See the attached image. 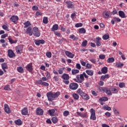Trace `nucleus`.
Segmentation results:
<instances>
[{"label": "nucleus", "mask_w": 127, "mask_h": 127, "mask_svg": "<svg viewBox=\"0 0 127 127\" xmlns=\"http://www.w3.org/2000/svg\"><path fill=\"white\" fill-rule=\"evenodd\" d=\"M43 82L42 80H38L36 81V84L37 85H42Z\"/></svg>", "instance_id": "obj_48"}, {"label": "nucleus", "mask_w": 127, "mask_h": 127, "mask_svg": "<svg viewBox=\"0 0 127 127\" xmlns=\"http://www.w3.org/2000/svg\"><path fill=\"white\" fill-rule=\"evenodd\" d=\"M85 72L89 76H93L94 75V71L92 70H86Z\"/></svg>", "instance_id": "obj_25"}, {"label": "nucleus", "mask_w": 127, "mask_h": 127, "mask_svg": "<svg viewBox=\"0 0 127 127\" xmlns=\"http://www.w3.org/2000/svg\"><path fill=\"white\" fill-rule=\"evenodd\" d=\"M72 96L73 98L76 101H77V100H79V95H78L76 93H73L72 94Z\"/></svg>", "instance_id": "obj_31"}, {"label": "nucleus", "mask_w": 127, "mask_h": 127, "mask_svg": "<svg viewBox=\"0 0 127 127\" xmlns=\"http://www.w3.org/2000/svg\"><path fill=\"white\" fill-rule=\"evenodd\" d=\"M10 20L12 22H14V23H15V22H16V21L18 20V17L17 16L13 15L12 17H11Z\"/></svg>", "instance_id": "obj_20"}, {"label": "nucleus", "mask_w": 127, "mask_h": 127, "mask_svg": "<svg viewBox=\"0 0 127 127\" xmlns=\"http://www.w3.org/2000/svg\"><path fill=\"white\" fill-rule=\"evenodd\" d=\"M42 85H43V86H45L46 87H48V86H49V83L43 81Z\"/></svg>", "instance_id": "obj_57"}, {"label": "nucleus", "mask_w": 127, "mask_h": 127, "mask_svg": "<svg viewBox=\"0 0 127 127\" xmlns=\"http://www.w3.org/2000/svg\"><path fill=\"white\" fill-rule=\"evenodd\" d=\"M113 13L110 11H104L103 13V15L105 18H110L112 16Z\"/></svg>", "instance_id": "obj_8"}, {"label": "nucleus", "mask_w": 127, "mask_h": 127, "mask_svg": "<svg viewBox=\"0 0 127 127\" xmlns=\"http://www.w3.org/2000/svg\"><path fill=\"white\" fill-rule=\"evenodd\" d=\"M79 71L78 69H72L71 73L72 75H75V74H78Z\"/></svg>", "instance_id": "obj_40"}, {"label": "nucleus", "mask_w": 127, "mask_h": 127, "mask_svg": "<svg viewBox=\"0 0 127 127\" xmlns=\"http://www.w3.org/2000/svg\"><path fill=\"white\" fill-rule=\"evenodd\" d=\"M59 29V26L58 24H55L53 26L52 29H51V31H55V30H58Z\"/></svg>", "instance_id": "obj_21"}, {"label": "nucleus", "mask_w": 127, "mask_h": 127, "mask_svg": "<svg viewBox=\"0 0 127 127\" xmlns=\"http://www.w3.org/2000/svg\"><path fill=\"white\" fill-rule=\"evenodd\" d=\"M100 40H102V39L100 37H96L95 43L97 46H101V45H102V44L101 43V42L100 41Z\"/></svg>", "instance_id": "obj_18"}, {"label": "nucleus", "mask_w": 127, "mask_h": 127, "mask_svg": "<svg viewBox=\"0 0 127 127\" xmlns=\"http://www.w3.org/2000/svg\"><path fill=\"white\" fill-rule=\"evenodd\" d=\"M32 8L33 10H38V7L37 6H33Z\"/></svg>", "instance_id": "obj_60"}, {"label": "nucleus", "mask_w": 127, "mask_h": 127, "mask_svg": "<svg viewBox=\"0 0 127 127\" xmlns=\"http://www.w3.org/2000/svg\"><path fill=\"white\" fill-rule=\"evenodd\" d=\"M22 115H23V116H26L27 114H28V110H27V108H24L21 111Z\"/></svg>", "instance_id": "obj_22"}, {"label": "nucleus", "mask_w": 127, "mask_h": 127, "mask_svg": "<svg viewBox=\"0 0 127 127\" xmlns=\"http://www.w3.org/2000/svg\"><path fill=\"white\" fill-rule=\"evenodd\" d=\"M60 95V92L59 91H58L55 93L50 92L47 93V97L49 102H52V101H54V99H56V98H58Z\"/></svg>", "instance_id": "obj_1"}, {"label": "nucleus", "mask_w": 127, "mask_h": 127, "mask_svg": "<svg viewBox=\"0 0 127 127\" xmlns=\"http://www.w3.org/2000/svg\"><path fill=\"white\" fill-rule=\"evenodd\" d=\"M8 56L9 58H13V57H15V54L13 53V51L11 50H8Z\"/></svg>", "instance_id": "obj_13"}, {"label": "nucleus", "mask_w": 127, "mask_h": 127, "mask_svg": "<svg viewBox=\"0 0 127 127\" xmlns=\"http://www.w3.org/2000/svg\"><path fill=\"white\" fill-rule=\"evenodd\" d=\"M6 37H7V34H4L1 36V38L2 39L5 38Z\"/></svg>", "instance_id": "obj_61"}, {"label": "nucleus", "mask_w": 127, "mask_h": 127, "mask_svg": "<svg viewBox=\"0 0 127 127\" xmlns=\"http://www.w3.org/2000/svg\"><path fill=\"white\" fill-rule=\"evenodd\" d=\"M64 53H65L66 56H67V57H68V58L73 59L75 57L74 54H72V53H71L68 51H65Z\"/></svg>", "instance_id": "obj_10"}, {"label": "nucleus", "mask_w": 127, "mask_h": 127, "mask_svg": "<svg viewBox=\"0 0 127 127\" xmlns=\"http://www.w3.org/2000/svg\"><path fill=\"white\" fill-rule=\"evenodd\" d=\"M86 68H87V69H91V68H92V65L90 64H87Z\"/></svg>", "instance_id": "obj_58"}, {"label": "nucleus", "mask_w": 127, "mask_h": 127, "mask_svg": "<svg viewBox=\"0 0 127 127\" xmlns=\"http://www.w3.org/2000/svg\"><path fill=\"white\" fill-rule=\"evenodd\" d=\"M52 122H53V124H57L58 122V119L56 117H53L52 118Z\"/></svg>", "instance_id": "obj_41"}, {"label": "nucleus", "mask_w": 127, "mask_h": 127, "mask_svg": "<svg viewBox=\"0 0 127 127\" xmlns=\"http://www.w3.org/2000/svg\"><path fill=\"white\" fill-rule=\"evenodd\" d=\"M102 74H107L108 73V67L104 66L101 69Z\"/></svg>", "instance_id": "obj_24"}, {"label": "nucleus", "mask_w": 127, "mask_h": 127, "mask_svg": "<svg viewBox=\"0 0 127 127\" xmlns=\"http://www.w3.org/2000/svg\"><path fill=\"white\" fill-rule=\"evenodd\" d=\"M87 43H88V41H87V40L83 41L82 43V46L83 47H86V46H87Z\"/></svg>", "instance_id": "obj_46"}, {"label": "nucleus", "mask_w": 127, "mask_h": 127, "mask_svg": "<svg viewBox=\"0 0 127 127\" xmlns=\"http://www.w3.org/2000/svg\"><path fill=\"white\" fill-rule=\"evenodd\" d=\"M102 38L103 39H104V40H108V39L110 38V36L109 35V34H105L103 36Z\"/></svg>", "instance_id": "obj_38"}, {"label": "nucleus", "mask_w": 127, "mask_h": 127, "mask_svg": "<svg viewBox=\"0 0 127 127\" xmlns=\"http://www.w3.org/2000/svg\"><path fill=\"white\" fill-rule=\"evenodd\" d=\"M69 115V111H65L64 112V117H67V116Z\"/></svg>", "instance_id": "obj_54"}, {"label": "nucleus", "mask_w": 127, "mask_h": 127, "mask_svg": "<svg viewBox=\"0 0 127 127\" xmlns=\"http://www.w3.org/2000/svg\"><path fill=\"white\" fill-rule=\"evenodd\" d=\"M39 42L40 43V44H44L45 43V41L44 40H39Z\"/></svg>", "instance_id": "obj_59"}, {"label": "nucleus", "mask_w": 127, "mask_h": 127, "mask_svg": "<svg viewBox=\"0 0 127 127\" xmlns=\"http://www.w3.org/2000/svg\"><path fill=\"white\" fill-rule=\"evenodd\" d=\"M1 67H2V69L3 70L4 72H6V70H5V69H7V65H6V64L5 63L2 64Z\"/></svg>", "instance_id": "obj_28"}, {"label": "nucleus", "mask_w": 127, "mask_h": 127, "mask_svg": "<svg viewBox=\"0 0 127 127\" xmlns=\"http://www.w3.org/2000/svg\"><path fill=\"white\" fill-rule=\"evenodd\" d=\"M112 94H118L119 93V89L116 87H112L110 89Z\"/></svg>", "instance_id": "obj_19"}, {"label": "nucleus", "mask_w": 127, "mask_h": 127, "mask_svg": "<svg viewBox=\"0 0 127 127\" xmlns=\"http://www.w3.org/2000/svg\"><path fill=\"white\" fill-rule=\"evenodd\" d=\"M103 109L106 110V111H111V108L110 107L108 106V105H104Z\"/></svg>", "instance_id": "obj_43"}, {"label": "nucleus", "mask_w": 127, "mask_h": 127, "mask_svg": "<svg viewBox=\"0 0 127 127\" xmlns=\"http://www.w3.org/2000/svg\"><path fill=\"white\" fill-rule=\"evenodd\" d=\"M77 94L81 97L82 99L83 100H85L86 101H88V100H90V97L88 94L85 93L84 92H83V90L81 89H78L77 91Z\"/></svg>", "instance_id": "obj_2"}, {"label": "nucleus", "mask_w": 127, "mask_h": 127, "mask_svg": "<svg viewBox=\"0 0 127 127\" xmlns=\"http://www.w3.org/2000/svg\"><path fill=\"white\" fill-rule=\"evenodd\" d=\"M46 55L48 58H51L52 56V54H51V52H48L46 53Z\"/></svg>", "instance_id": "obj_44"}, {"label": "nucleus", "mask_w": 127, "mask_h": 127, "mask_svg": "<svg viewBox=\"0 0 127 127\" xmlns=\"http://www.w3.org/2000/svg\"><path fill=\"white\" fill-rule=\"evenodd\" d=\"M54 81H55L56 82H58V81H59V76H56L55 75L54 77Z\"/></svg>", "instance_id": "obj_51"}, {"label": "nucleus", "mask_w": 127, "mask_h": 127, "mask_svg": "<svg viewBox=\"0 0 127 127\" xmlns=\"http://www.w3.org/2000/svg\"><path fill=\"white\" fill-rule=\"evenodd\" d=\"M107 63H113L115 62V58H109L107 61Z\"/></svg>", "instance_id": "obj_30"}, {"label": "nucleus", "mask_w": 127, "mask_h": 127, "mask_svg": "<svg viewBox=\"0 0 127 127\" xmlns=\"http://www.w3.org/2000/svg\"><path fill=\"white\" fill-rule=\"evenodd\" d=\"M15 124L17 125V126H21L22 125V122L20 119H18L15 121Z\"/></svg>", "instance_id": "obj_27"}, {"label": "nucleus", "mask_w": 127, "mask_h": 127, "mask_svg": "<svg viewBox=\"0 0 127 127\" xmlns=\"http://www.w3.org/2000/svg\"><path fill=\"white\" fill-rule=\"evenodd\" d=\"M4 111L6 114H10L11 113L10 109L8 107V105L4 104Z\"/></svg>", "instance_id": "obj_16"}, {"label": "nucleus", "mask_w": 127, "mask_h": 127, "mask_svg": "<svg viewBox=\"0 0 127 127\" xmlns=\"http://www.w3.org/2000/svg\"><path fill=\"white\" fill-rule=\"evenodd\" d=\"M36 113L38 116H42L43 115V110L39 108H37Z\"/></svg>", "instance_id": "obj_14"}, {"label": "nucleus", "mask_w": 127, "mask_h": 127, "mask_svg": "<svg viewBox=\"0 0 127 127\" xmlns=\"http://www.w3.org/2000/svg\"><path fill=\"white\" fill-rule=\"evenodd\" d=\"M8 39L9 40V42H10V43L11 44H13V43H16V41L12 40V39H11V38H9Z\"/></svg>", "instance_id": "obj_47"}, {"label": "nucleus", "mask_w": 127, "mask_h": 127, "mask_svg": "<svg viewBox=\"0 0 127 127\" xmlns=\"http://www.w3.org/2000/svg\"><path fill=\"white\" fill-rule=\"evenodd\" d=\"M90 112L91 114L90 116V120L96 121V120H97V117H96V112L95 110H94V109H91Z\"/></svg>", "instance_id": "obj_7"}, {"label": "nucleus", "mask_w": 127, "mask_h": 127, "mask_svg": "<svg viewBox=\"0 0 127 127\" xmlns=\"http://www.w3.org/2000/svg\"><path fill=\"white\" fill-rule=\"evenodd\" d=\"M75 27H81L83 26V24L81 23H76L75 25Z\"/></svg>", "instance_id": "obj_49"}, {"label": "nucleus", "mask_w": 127, "mask_h": 127, "mask_svg": "<svg viewBox=\"0 0 127 127\" xmlns=\"http://www.w3.org/2000/svg\"><path fill=\"white\" fill-rule=\"evenodd\" d=\"M23 50V47L22 46H18L15 47V50L17 54H20L21 52H22V50Z\"/></svg>", "instance_id": "obj_12"}, {"label": "nucleus", "mask_w": 127, "mask_h": 127, "mask_svg": "<svg viewBox=\"0 0 127 127\" xmlns=\"http://www.w3.org/2000/svg\"><path fill=\"white\" fill-rule=\"evenodd\" d=\"M17 71L19 73H23L24 70H23V68L21 66H19L17 67Z\"/></svg>", "instance_id": "obj_39"}, {"label": "nucleus", "mask_w": 127, "mask_h": 127, "mask_svg": "<svg viewBox=\"0 0 127 127\" xmlns=\"http://www.w3.org/2000/svg\"><path fill=\"white\" fill-rule=\"evenodd\" d=\"M109 99L107 97H102L99 99V103H100L101 106H103L104 105V103H103V102H107V101Z\"/></svg>", "instance_id": "obj_11"}, {"label": "nucleus", "mask_w": 127, "mask_h": 127, "mask_svg": "<svg viewBox=\"0 0 127 127\" xmlns=\"http://www.w3.org/2000/svg\"><path fill=\"white\" fill-rule=\"evenodd\" d=\"M61 78L62 79H63V83L65 84V85H69V83H70V81H69V79H70L69 74L66 73H64L63 74V76H61Z\"/></svg>", "instance_id": "obj_3"}, {"label": "nucleus", "mask_w": 127, "mask_h": 127, "mask_svg": "<svg viewBox=\"0 0 127 127\" xmlns=\"http://www.w3.org/2000/svg\"><path fill=\"white\" fill-rule=\"evenodd\" d=\"M116 66L117 68H122L123 66H124V64H122L121 63H117L116 64Z\"/></svg>", "instance_id": "obj_34"}, {"label": "nucleus", "mask_w": 127, "mask_h": 127, "mask_svg": "<svg viewBox=\"0 0 127 127\" xmlns=\"http://www.w3.org/2000/svg\"><path fill=\"white\" fill-rule=\"evenodd\" d=\"M2 28H3V29H4L5 30H7V31H9V30L8 29V27H7V26L5 25H3L2 26Z\"/></svg>", "instance_id": "obj_50"}, {"label": "nucleus", "mask_w": 127, "mask_h": 127, "mask_svg": "<svg viewBox=\"0 0 127 127\" xmlns=\"http://www.w3.org/2000/svg\"><path fill=\"white\" fill-rule=\"evenodd\" d=\"M24 28H27V27H29V26H30L31 25V24L30 23V21H27L26 22L24 23Z\"/></svg>", "instance_id": "obj_32"}, {"label": "nucleus", "mask_w": 127, "mask_h": 127, "mask_svg": "<svg viewBox=\"0 0 127 127\" xmlns=\"http://www.w3.org/2000/svg\"><path fill=\"white\" fill-rule=\"evenodd\" d=\"M48 113L50 114V116H53V114L55 113V110L50 109L48 110Z\"/></svg>", "instance_id": "obj_33"}, {"label": "nucleus", "mask_w": 127, "mask_h": 127, "mask_svg": "<svg viewBox=\"0 0 127 127\" xmlns=\"http://www.w3.org/2000/svg\"><path fill=\"white\" fill-rule=\"evenodd\" d=\"M77 116H79V117H81V118H86L87 117V114H82L81 113L77 112L76 113Z\"/></svg>", "instance_id": "obj_29"}, {"label": "nucleus", "mask_w": 127, "mask_h": 127, "mask_svg": "<svg viewBox=\"0 0 127 127\" xmlns=\"http://www.w3.org/2000/svg\"><path fill=\"white\" fill-rule=\"evenodd\" d=\"M76 68L77 69H78V70H80L81 69V65L80 64H76Z\"/></svg>", "instance_id": "obj_56"}, {"label": "nucleus", "mask_w": 127, "mask_h": 127, "mask_svg": "<svg viewBox=\"0 0 127 127\" xmlns=\"http://www.w3.org/2000/svg\"><path fill=\"white\" fill-rule=\"evenodd\" d=\"M79 32L81 34L86 33V30L84 28H80L79 29Z\"/></svg>", "instance_id": "obj_36"}, {"label": "nucleus", "mask_w": 127, "mask_h": 127, "mask_svg": "<svg viewBox=\"0 0 127 127\" xmlns=\"http://www.w3.org/2000/svg\"><path fill=\"white\" fill-rule=\"evenodd\" d=\"M69 38L73 39V40H77L78 39V37L75 36L74 35H70Z\"/></svg>", "instance_id": "obj_45"}, {"label": "nucleus", "mask_w": 127, "mask_h": 127, "mask_svg": "<svg viewBox=\"0 0 127 127\" xmlns=\"http://www.w3.org/2000/svg\"><path fill=\"white\" fill-rule=\"evenodd\" d=\"M119 16L122 17V18H125L126 17V14L125 12L123 11H119Z\"/></svg>", "instance_id": "obj_26"}, {"label": "nucleus", "mask_w": 127, "mask_h": 127, "mask_svg": "<svg viewBox=\"0 0 127 127\" xmlns=\"http://www.w3.org/2000/svg\"><path fill=\"white\" fill-rule=\"evenodd\" d=\"M36 15H37V16H39L42 15V14H41V12L39 11H37L36 12Z\"/></svg>", "instance_id": "obj_62"}, {"label": "nucleus", "mask_w": 127, "mask_h": 127, "mask_svg": "<svg viewBox=\"0 0 127 127\" xmlns=\"http://www.w3.org/2000/svg\"><path fill=\"white\" fill-rule=\"evenodd\" d=\"M65 3L67 4V7L68 8H73L74 7V5L73 4V2L71 1H66Z\"/></svg>", "instance_id": "obj_15"}, {"label": "nucleus", "mask_w": 127, "mask_h": 127, "mask_svg": "<svg viewBox=\"0 0 127 127\" xmlns=\"http://www.w3.org/2000/svg\"><path fill=\"white\" fill-rule=\"evenodd\" d=\"M110 78V76L109 74H105V75L101 76V79L102 80H105V79H109Z\"/></svg>", "instance_id": "obj_42"}, {"label": "nucleus", "mask_w": 127, "mask_h": 127, "mask_svg": "<svg viewBox=\"0 0 127 127\" xmlns=\"http://www.w3.org/2000/svg\"><path fill=\"white\" fill-rule=\"evenodd\" d=\"M114 20H115V21H118V22H121V19H120L119 18H117V17H114L113 18Z\"/></svg>", "instance_id": "obj_55"}, {"label": "nucleus", "mask_w": 127, "mask_h": 127, "mask_svg": "<svg viewBox=\"0 0 127 127\" xmlns=\"http://www.w3.org/2000/svg\"><path fill=\"white\" fill-rule=\"evenodd\" d=\"M84 80H85V78H84V75L82 74H81L79 75H76V78L74 79V81L75 82H77V83H83L84 82Z\"/></svg>", "instance_id": "obj_4"}, {"label": "nucleus", "mask_w": 127, "mask_h": 127, "mask_svg": "<svg viewBox=\"0 0 127 127\" xmlns=\"http://www.w3.org/2000/svg\"><path fill=\"white\" fill-rule=\"evenodd\" d=\"M99 59L103 60V59H105V58H106V56H105V55H99Z\"/></svg>", "instance_id": "obj_53"}, {"label": "nucleus", "mask_w": 127, "mask_h": 127, "mask_svg": "<svg viewBox=\"0 0 127 127\" xmlns=\"http://www.w3.org/2000/svg\"><path fill=\"white\" fill-rule=\"evenodd\" d=\"M79 85L76 83H70L69 85V88L70 90H77Z\"/></svg>", "instance_id": "obj_9"}, {"label": "nucleus", "mask_w": 127, "mask_h": 127, "mask_svg": "<svg viewBox=\"0 0 127 127\" xmlns=\"http://www.w3.org/2000/svg\"><path fill=\"white\" fill-rule=\"evenodd\" d=\"M119 87L120 88H125L126 87V83H125V82H120Z\"/></svg>", "instance_id": "obj_37"}, {"label": "nucleus", "mask_w": 127, "mask_h": 127, "mask_svg": "<svg viewBox=\"0 0 127 127\" xmlns=\"http://www.w3.org/2000/svg\"><path fill=\"white\" fill-rule=\"evenodd\" d=\"M26 33H27V34H29L31 36L32 35V29L31 28V27H29L27 28Z\"/></svg>", "instance_id": "obj_23"}, {"label": "nucleus", "mask_w": 127, "mask_h": 127, "mask_svg": "<svg viewBox=\"0 0 127 127\" xmlns=\"http://www.w3.org/2000/svg\"><path fill=\"white\" fill-rule=\"evenodd\" d=\"M80 63L82 66H86V62L83 61H80Z\"/></svg>", "instance_id": "obj_63"}, {"label": "nucleus", "mask_w": 127, "mask_h": 127, "mask_svg": "<svg viewBox=\"0 0 127 127\" xmlns=\"http://www.w3.org/2000/svg\"><path fill=\"white\" fill-rule=\"evenodd\" d=\"M100 90V91H103V92L106 93L107 95H108L109 96H112V91L111 90H109V88L107 87H101Z\"/></svg>", "instance_id": "obj_6"}, {"label": "nucleus", "mask_w": 127, "mask_h": 127, "mask_svg": "<svg viewBox=\"0 0 127 127\" xmlns=\"http://www.w3.org/2000/svg\"><path fill=\"white\" fill-rule=\"evenodd\" d=\"M58 72L59 74H63V69L62 68H60Z\"/></svg>", "instance_id": "obj_64"}, {"label": "nucleus", "mask_w": 127, "mask_h": 127, "mask_svg": "<svg viewBox=\"0 0 127 127\" xmlns=\"http://www.w3.org/2000/svg\"><path fill=\"white\" fill-rule=\"evenodd\" d=\"M32 33L35 36L37 37H39L40 36V32L38 30V28L35 27L33 28Z\"/></svg>", "instance_id": "obj_5"}, {"label": "nucleus", "mask_w": 127, "mask_h": 127, "mask_svg": "<svg viewBox=\"0 0 127 127\" xmlns=\"http://www.w3.org/2000/svg\"><path fill=\"white\" fill-rule=\"evenodd\" d=\"M4 90L7 91H10V88H9V85H6L4 87Z\"/></svg>", "instance_id": "obj_52"}, {"label": "nucleus", "mask_w": 127, "mask_h": 127, "mask_svg": "<svg viewBox=\"0 0 127 127\" xmlns=\"http://www.w3.org/2000/svg\"><path fill=\"white\" fill-rule=\"evenodd\" d=\"M43 22L45 23V24H47V23H48V17H44L43 19Z\"/></svg>", "instance_id": "obj_35"}, {"label": "nucleus", "mask_w": 127, "mask_h": 127, "mask_svg": "<svg viewBox=\"0 0 127 127\" xmlns=\"http://www.w3.org/2000/svg\"><path fill=\"white\" fill-rule=\"evenodd\" d=\"M26 69L29 72H32V70H33V68H32V64H29L27 65L26 66Z\"/></svg>", "instance_id": "obj_17"}]
</instances>
